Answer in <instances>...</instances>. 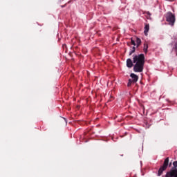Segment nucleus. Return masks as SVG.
I'll use <instances>...</instances> for the list:
<instances>
[{"mask_svg":"<svg viewBox=\"0 0 177 177\" xmlns=\"http://www.w3.org/2000/svg\"><path fill=\"white\" fill-rule=\"evenodd\" d=\"M135 53V47H133L132 51L130 53L129 55H132V53Z\"/></svg>","mask_w":177,"mask_h":177,"instance_id":"f8f14e48","label":"nucleus"},{"mask_svg":"<svg viewBox=\"0 0 177 177\" xmlns=\"http://www.w3.org/2000/svg\"><path fill=\"white\" fill-rule=\"evenodd\" d=\"M147 49H149V45L145 44L144 45V52H145V53H147Z\"/></svg>","mask_w":177,"mask_h":177,"instance_id":"1a4fd4ad","label":"nucleus"},{"mask_svg":"<svg viewBox=\"0 0 177 177\" xmlns=\"http://www.w3.org/2000/svg\"><path fill=\"white\" fill-rule=\"evenodd\" d=\"M169 162V158H167L164 162L163 166L160 167V169L158 171V176H160L163 171H165L167 169V167H168V163Z\"/></svg>","mask_w":177,"mask_h":177,"instance_id":"7ed1b4c3","label":"nucleus"},{"mask_svg":"<svg viewBox=\"0 0 177 177\" xmlns=\"http://www.w3.org/2000/svg\"><path fill=\"white\" fill-rule=\"evenodd\" d=\"M126 63L128 68H132L133 66V70L134 73H142L143 72V67L145 66V55H133V62L132 59L129 58L127 59Z\"/></svg>","mask_w":177,"mask_h":177,"instance_id":"f257e3e1","label":"nucleus"},{"mask_svg":"<svg viewBox=\"0 0 177 177\" xmlns=\"http://www.w3.org/2000/svg\"><path fill=\"white\" fill-rule=\"evenodd\" d=\"M150 30V26L149 25H145V30H144V34L145 35H147V32H149V30Z\"/></svg>","mask_w":177,"mask_h":177,"instance_id":"0eeeda50","label":"nucleus"},{"mask_svg":"<svg viewBox=\"0 0 177 177\" xmlns=\"http://www.w3.org/2000/svg\"><path fill=\"white\" fill-rule=\"evenodd\" d=\"M60 122L63 125V127H67V120L64 118H61Z\"/></svg>","mask_w":177,"mask_h":177,"instance_id":"423d86ee","label":"nucleus"},{"mask_svg":"<svg viewBox=\"0 0 177 177\" xmlns=\"http://www.w3.org/2000/svg\"><path fill=\"white\" fill-rule=\"evenodd\" d=\"M131 45H133L134 46H136V43H135V41H133V39H131Z\"/></svg>","mask_w":177,"mask_h":177,"instance_id":"9b49d317","label":"nucleus"},{"mask_svg":"<svg viewBox=\"0 0 177 177\" xmlns=\"http://www.w3.org/2000/svg\"><path fill=\"white\" fill-rule=\"evenodd\" d=\"M132 82H133L132 81V80L129 79V82H128V84H127V86H131V85L132 84Z\"/></svg>","mask_w":177,"mask_h":177,"instance_id":"9d476101","label":"nucleus"},{"mask_svg":"<svg viewBox=\"0 0 177 177\" xmlns=\"http://www.w3.org/2000/svg\"><path fill=\"white\" fill-rule=\"evenodd\" d=\"M136 44H137V46H139V45H140V44H142V40H140V39H139V37H136Z\"/></svg>","mask_w":177,"mask_h":177,"instance_id":"6e6552de","label":"nucleus"},{"mask_svg":"<svg viewBox=\"0 0 177 177\" xmlns=\"http://www.w3.org/2000/svg\"><path fill=\"white\" fill-rule=\"evenodd\" d=\"M167 21H168L170 26H174V24H175V15L171 12H168L167 15Z\"/></svg>","mask_w":177,"mask_h":177,"instance_id":"f03ea898","label":"nucleus"},{"mask_svg":"<svg viewBox=\"0 0 177 177\" xmlns=\"http://www.w3.org/2000/svg\"><path fill=\"white\" fill-rule=\"evenodd\" d=\"M130 77H131V78H132L133 80H131V81L133 82H138V81L139 80V76H138L136 74L131 73Z\"/></svg>","mask_w":177,"mask_h":177,"instance_id":"39448f33","label":"nucleus"},{"mask_svg":"<svg viewBox=\"0 0 177 177\" xmlns=\"http://www.w3.org/2000/svg\"><path fill=\"white\" fill-rule=\"evenodd\" d=\"M174 167H177V161L173 162Z\"/></svg>","mask_w":177,"mask_h":177,"instance_id":"ddd939ff","label":"nucleus"},{"mask_svg":"<svg viewBox=\"0 0 177 177\" xmlns=\"http://www.w3.org/2000/svg\"><path fill=\"white\" fill-rule=\"evenodd\" d=\"M177 177V169L171 170L166 174V177Z\"/></svg>","mask_w":177,"mask_h":177,"instance_id":"20e7f679","label":"nucleus"}]
</instances>
